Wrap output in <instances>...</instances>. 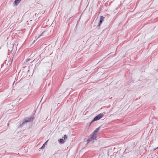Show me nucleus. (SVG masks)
<instances>
[{
    "mask_svg": "<svg viewBox=\"0 0 158 158\" xmlns=\"http://www.w3.org/2000/svg\"><path fill=\"white\" fill-rule=\"evenodd\" d=\"M99 130V127L97 128L93 133L90 135L89 137L88 138L87 141L88 143L92 141L94 142V140H95L97 134V133Z\"/></svg>",
    "mask_w": 158,
    "mask_h": 158,
    "instance_id": "f257e3e1",
    "label": "nucleus"
},
{
    "mask_svg": "<svg viewBox=\"0 0 158 158\" xmlns=\"http://www.w3.org/2000/svg\"><path fill=\"white\" fill-rule=\"evenodd\" d=\"M34 119V118L32 116L30 117H28L25 118L24 119V120L21 124L19 126L20 127H22L27 122H30L32 121Z\"/></svg>",
    "mask_w": 158,
    "mask_h": 158,
    "instance_id": "f03ea898",
    "label": "nucleus"
},
{
    "mask_svg": "<svg viewBox=\"0 0 158 158\" xmlns=\"http://www.w3.org/2000/svg\"><path fill=\"white\" fill-rule=\"evenodd\" d=\"M103 114L102 113H100L95 117L94 119L91 121V123L94 122L98 120L101 118L103 116Z\"/></svg>",
    "mask_w": 158,
    "mask_h": 158,
    "instance_id": "7ed1b4c3",
    "label": "nucleus"
},
{
    "mask_svg": "<svg viewBox=\"0 0 158 158\" xmlns=\"http://www.w3.org/2000/svg\"><path fill=\"white\" fill-rule=\"evenodd\" d=\"M21 0H15L14 2V3L15 5H17L20 2Z\"/></svg>",
    "mask_w": 158,
    "mask_h": 158,
    "instance_id": "20e7f679",
    "label": "nucleus"
},
{
    "mask_svg": "<svg viewBox=\"0 0 158 158\" xmlns=\"http://www.w3.org/2000/svg\"><path fill=\"white\" fill-rule=\"evenodd\" d=\"M103 20H100L99 22L98 23V25H97V27H99L102 24Z\"/></svg>",
    "mask_w": 158,
    "mask_h": 158,
    "instance_id": "39448f33",
    "label": "nucleus"
},
{
    "mask_svg": "<svg viewBox=\"0 0 158 158\" xmlns=\"http://www.w3.org/2000/svg\"><path fill=\"white\" fill-rule=\"evenodd\" d=\"M59 142L61 143H63L64 142V140L62 139H61L60 140Z\"/></svg>",
    "mask_w": 158,
    "mask_h": 158,
    "instance_id": "423d86ee",
    "label": "nucleus"
},
{
    "mask_svg": "<svg viewBox=\"0 0 158 158\" xmlns=\"http://www.w3.org/2000/svg\"><path fill=\"white\" fill-rule=\"evenodd\" d=\"M48 140H47L46 141V142L43 144V146H42V147L40 148H44V147H45V144L46 143L48 142Z\"/></svg>",
    "mask_w": 158,
    "mask_h": 158,
    "instance_id": "0eeeda50",
    "label": "nucleus"
},
{
    "mask_svg": "<svg viewBox=\"0 0 158 158\" xmlns=\"http://www.w3.org/2000/svg\"><path fill=\"white\" fill-rule=\"evenodd\" d=\"M64 139H67V136L66 135H65L64 136Z\"/></svg>",
    "mask_w": 158,
    "mask_h": 158,
    "instance_id": "6e6552de",
    "label": "nucleus"
},
{
    "mask_svg": "<svg viewBox=\"0 0 158 158\" xmlns=\"http://www.w3.org/2000/svg\"><path fill=\"white\" fill-rule=\"evenodd\" d=\"M100 20H103V19H104V17L102 16H100Z\"/></svg>",
    "mask_w": 158,
    "mask_h": 158,
    "instance_id": "1a4fd4ad",
    "label": "nucleus"
},
{
    "mask_svg": "<svg viewBox=\"0 0 158 158\" xmlns=\"http://www.w3.org/2000/svg\"><path fill=\"white\" fill-rule=\"evenodd\" d=\"M45 32H46V31H43V32H42V33L41 34V35H40V36H41V35H44V33H45Z\"/></svg>",
    "mask_w": 158,
    "mask_h": 158,
    "instance_id": "9d476101",
    "label": "nucleus"
},
{
    "mask_svg": "<svg viewBox=\"0 0 158 158\" xmlns=\"http://www.w3.org/2000/svg\"><path fill=\"white\" fill-rule=\"evenodd\" d=\"M27 60H30V59H28Z\"/></svg>",
    "mask_w": 158,
    "mask_h": 158,
    "instance_id": "9b49d317",
    "label": "nucleus"
},
{
    "mask_svg": "<svg viewBox=\"0 0 158 158\" xmlns=\"http://www.w3.org/2000/svg\"><path fill=\"white\" fill-rule=\"evenodd\" d=\"M40 36H39V37H38V38H39L40 37Z\"/></svg>",
    "mask_w": 158,
    "mask_h": 158,
    "instance_id": "f8f14e48",
    "label": "nucleus"
},
{
    "mask_svg": "<svg viewBox=\"0 0 158 158\" xmlns=\"http://www.w3.org/2000/svg\"><path fill=\"white\" fill-rule=\"evenodd\" d=\"M40 36H39V37H38V38H39L40 37Z\"/></svg>",
    "mask_w": 158,
    "mask_h": 158,
    "instance_id": "ddd939ff",
    "label": "nucleus"
},
{
    "mask_svg": "<svg viewBox=\"0 0 158 158\" xmlns=\"http://www.w3.org/2000/svg\"><path fill=\"white\" fill-rule=\"evenodd\" d=\"M40 36H39V37H38V38H39L40 37Z\"/></svg>",
    "mask_w": 158,
    "mask_h": 158,
    "instance_id": "4468645a",
    "label": "nucleus"
},
{
    "mask_svg": "<svg viewBox=\"0 0 158 158\" xmlns=\"http://www.w3.org/2000/svg\"><path fill=\"white\" fill-rule=\"evenodd\" d=\"M157 148H158V147H157V148L156 149H157Z\"/></svg>",
    "mask_w": 158,
    "mask_h": 158,
    "instance_id": "2eb2a0df",
    "label": "nucleus"
}]
</instances>
